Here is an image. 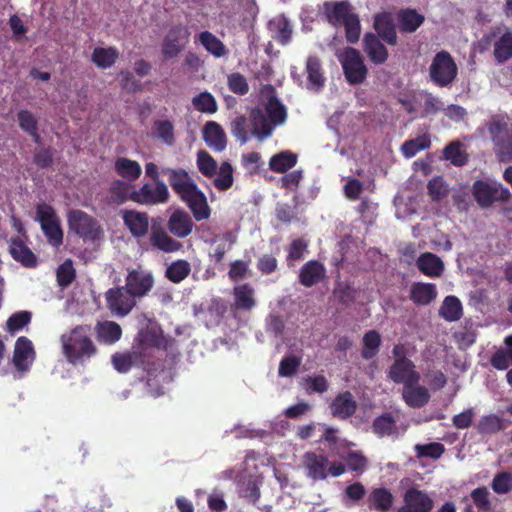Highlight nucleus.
<instances>
[{
  "mask_svg": "<svg viewBox=\"0 0 512 512\" xmlns=\"http://www.w3.org/2000/svg\"><path fill=\"white\" fill-rule=\"evenodd\" d=\"M331 414L341 420L352 417L357 410V402L350 391L339 393L330 404Z\"/></svg>",
  "mask_w": 512,
  "mask_h": 512,
  "instance_id": "4be33fe9",
  "label": "nucleus"
},
{
  "mask_svg": "<svg viewBox=\"0 0 512 512\" xmlns=\"http://www.w3.org/2000/svg\"><path fill=\"white\" fill-rule=\"evenodd\" d=\"M371 429L379 438L397 434V417L392 412H384L373 420Z\"/></svg>",
  "mask_w": 512,
  "mask_h": 512,
  "instance_id": "7c9ffc66",
  "label": "nucleus"
},
{
  "mask_svg": "<svg viewBox=\"0 0 512 512\" xmlns=\"http://www.w3.org/2000/svg\"><path fill=\"white\" fill-rule=\"evenodd\" d=\"M194 108L202 113L213 114L218 106L215 98L209 92H201L192 99Z\"/></svg>",
  "mask_w": 512,
  "mask_h": 512,
  "instance_id": "864d4df0",
  "label": "nucleus"
},
{
  "mask_svg": "<svg viewBox=\"0 0 512 512\" xmlns=\"http://www.w3.org/2000/svg\"><path fill=\"white\" fill-rule=\"evenodd\" d=\"M107 308L118 317L128 315L136 306L137 299L124 287H113L106 291Z\"/></svg>",
  "mask_w": 512,
  "mask_h": 512,
  "instance_id": "6e6552de",
  "label": "nucleus"
},
{
  "mask_svg": "<svg viewBox=\"0 0 512 512\" xmlns=\"http://www.w3.org/2000/svg\"><path fill=\"white\" fill-rule=\"evenodd\" d=\"M388 377L394 383H402L404 386L418 384L420 381V374L416 371L415 364L411 360L394 361L389 368Z\"/></svg>",
  "mask_w": 512,
  "mask_h": 512,
  "instance_id": "dca6fc26",
  "label": "nucleus"
},
{
  "mask_svg": "<svg viewBox=\"0 0 512 512\" xmlns=\"http://www.w3.org/2000/svg\"><path fill=\"white\" fill-rule=\"evenodd\" d=\"M31 313L28 311H20L12 314L7 320V330L14 334L23 329L31 321Z\"/></svg>",
  "mask_w": 512,
  "mask_h": 512,
  "instance_id": "680f3d73",
  "label": "nucleus"
},
{
  "mask_svg": "<svg viewBox=\"0 0 512 512\" xmlns=\"http://www.w3.org/2000/svg\"><path fill=\"white\" fill-rule=\"evenodd\" d=\"M437 297L436 286L431 283L417 282L410 288V299L414 304L424 306L430 304Z\"/></svg>",
  "mask_w": 512,
  "mask_h": 512,
  "instance_id": "2f4dec72",
  "label": "nucleus"
},
{
  "mask_svg": "<svg viewBox=\"0 0 512 512\" xmlns=\"http://www.w3.org/2000/svg\"><path fill=\"white\" fill-rule=\"evenodd\" d=\"M191 265L185 259H177L170 263L165 271V277L172 283H180L188 277Z\"/></svg>",
  "mask_w": 512,
  "mask_h": 512,
  "instance_id": "c03bdc74",
  "label": "nucleus"
},
{
  "mask_svg": "<svg viewBox=\"0 0 512 512\" xmlns=\"http://www.w3.org/2000/svg\"><path fill=\"white\" fill-rule=\"evenodd\" d=\"M304 467L307 469V476L314 481L327 478L328 458L325 455L315 452H306L303 457Z\"/></svg>",
  "mask_w": 512,
  "mask_h": 512,
  "instance_id": "a878e982",
  "label": "nucleus"
},
{
  "mask_svg": "<svg viewBox=\"0 0 512 512\" xmlns=\"http://www.w3.org/2000/svg\"><path fill=\"white\" fill-rule=\"evenodd\" d=\"M114 168L119 176L130 181L137 180L142 173L141 166L137 161L125 157L117 158Z\"/></svg>",
  "mask_w": 512,
  "mask_h": 512,
  "instance_id": "c9c22d12",
  "label": "nucleus"
},
{
  "mask_svg": "<svg viewBox=\"0 0 512 512\" xmlns=\"http://www.w3.org/2000/svg\"><path fill=\"white\" fill-rule=\"evenodd\" d=\"M121 216L124 225L135 238L143 237L149 228V217L145 212L136 210H122Z\"/></svg>",
  "mask_w": 512,
  "mask_h": 512,
  "instance_id": "412c9836",
  "label": "nucleus"
},
{
  "mask_svg": "<svg viewBox=\"0 0 512 512\" xmlns=\"http://www.w3.org/2000/svg\"><path fill=\"white\" fill-rule=\"evenodd\" d=\"M443 158L457 167L464 166L468 162V154L462 149L460 141L449 143L443 150Z\"/></svg>",
  "mask_w": 512,
  "mask_h": 512,
  "instance_id": "09e8293b",
  "label": "nucleus"
},
{
  "mask_svg": "<svg viewBox=\"0 0 512 512\" xmlns=\"http://www.w3.org/2000/svg\"><path fill=\"white\" fill-rule=\"evenodd\" d=\"M197 166L199 171L206 177H211L216 173L217 163L205 150L198 151Z\"/></svg>",
  "mask_w": 512,
  "mask_h": 512,
  "instance_id": "bf43d9fd",
  "label": "nucleus"
},
{
  "mask_svg": "<svg viewBox=\"0 0 512 512\" xmlns=\"http://www.w3.org/2000/svg\"><path fill=\"white\" fill-rule=\"evenodd\" d=\"M97 339L105 344H114L122 336L120 325L114 321H104L96 326Z\"/></svg>",
  "mask_w": 512,
  "mask_h": 512,
  "instance_id": "f704fd0d",
  "label": "nucleus"
},
{
  "mask_svg": "<svg viewBox=\"0 0 512 512\" xmlns=\"http://www.w3.org/2000/svg\"><path fill=\"white\" fill-rule=\"evenodd\" d=\"M381 345V336L376 330H369L363 336V349L361 356L365 360L374 358Z\"/></svg>",
  "mask_w": 512,
  "mask_h": 512,
  "instance_id": "3c124183",
  "label": "nucleus"
},
{
  "mask_svg": "<svg viewBox=\"0 0 512 512\" xmlns=\"http://www.w3.org/2000/svg\"><path fill=\"white\" fill-rule=\"evenodd\" d=\"M136 359L135 353H115L112 356V363L118 372L126 373L132 368Z\"/></svg>",
  "mask_w": 512,
  "mask_h": 512,
  "instance_id": "0e129e2a",
  "label": "nucleus"
},
{
  "mask_svg": "<svg viewBox=\"0 0 512 512\" xmlns=\"http://www.w3.org/2000/svg\"><path fill=\"white\" fill-rule=\"evenodd\" d=\"M249 118L252 125V135L259 141H263L272 135L276 126L261 108H252L249 113Z\"/></svg>",
  "mask_w": 512,
  "mask_h": 512,
  "instance_id": "b1692460",
  "label": "nucleus"
},
{
  "mask_svg": "<svg viewBox=\"0 0 512 512\" xmlns=\"http://www.w3.org/2000/svg\"><path fill=\"white\" fill-rule=\"evenodd\" d=\"M297 163V155L291 151H282L269 160V168L277 173H285Z\"/></svg>",
  "mask_w": 512,
  "mask_h": 512,
  "instance_id": "37998d69",
  "label": "nucleus"
},
{
  "mask_svg": "<svg viewBox=\"0 0 512 512\" xmlns=\"http://www.w3.org/2000/svg\"><path fill=\"white\" fill-rule=\"evenodd\" d=\"M261 94L265 98L263 106L267 117L275 126L283 124L287 118V110L278 99L276 89L271 84H267L262 88Z\"/></svg>",
  "mask_w": 512,
  "mask_h": 512,
  "instance_id": "4468645a",
  "label": "nucleus"
},
{
  "mask_svg": "<svg viewBox=\"0 0 512 512\" xmlns=\"http://www.w3.org/2000/svg\"><path fill=\"white\" fill-rule=\"evenodd\" d=\"M231 134L239 141L241 144H245L250 139V135H252V125L249 117L245 115L236 116L230 124Z\"/></svg>",
  "mask_w": 512,
  "mask_h": 512,
  "instance_id": "58836bf2",
  "label": "nucleus"
},
{
  "mask_svg": "<svg viewBox=\"0 0 512 512\" xmlns=\"http://www.w3.org/2000/svg\"><path fill=\"white\" fill-rule=\"evenodd\" d=\"M472 193L475 201L482 208L491 206L495 201H506L510 192L501 185L490 184L483 180H477L472 187Z\"/></svg>",
  "mask_w": 512,
  "mask_h": 512,
  "instance_id": "1a4fd4ad",
  "label": "nucleus"
},
{
  "mask_svg": "<svg viewBox=\"0 0 512 512\" xmlns=\"http://www.w3.org/2000/svg\"><path fill=\"white\" fill-rule=\"evenodd\" d=\"M458 67L446 50L437 52L429 67V77L433 84L437 87H449L457 78Z\"/></svg>",
  "mask_w": 512,
  "mask_h": 512,
  "instance_id": "39448f33",
  "label": "nucleus"
},
{
  "mask_svg": "<svg viewBox=\"0 0 512 512\" xmlns=\"http://www.w3.org/2000/svg\"><path fill=\"white\" fill-rule=\"evenodd\" d=\"M35 221L40 224L49 245L59 248L63 244L64 232L61 220L50 204L43 202L36 205Z\"/></svg>",
  "mask_w": 512,
  "mask_h": 512,
  "instance_id": "20e7f679",
  "label": "nucleus"
},
{
  "mask_svg": "<svg viewBox=\"0 0 512 512\" xmlns=\"http://www.w3.org/2000/svg\"><path fill=\"white\" fill-rule=\"evenodd\" d=\"M199 41L216 58H221L228 54V49L224 43L209 31L201 32L199 34Z\"/></svg>",
  "mask_w": 512,
  "mask_h": 512,
  "instance_id": "a19ab883",
  "label": "nucleus"
},
{
  "mask_svg": "<svg viewBox=\"0 0 512 512\" xmlns=\"http://www.w3.org/2000/svg\"><path fill=\"white\" fill-rule=\"evenodd\" d=\"M306 73L308 87L315 91H320L324 87L325 76L321 61L317 56L311 55L307 58Z\"/></svg>",
  "mask_w": 512,
  "mask_h": 512,
  "instance_id": "c756f323",
  "label": "nucleus"
},
{
  "mask_svg": "<svg viewBox=\"0 0 512 512\" xmlns=\"http://www.w3.org/2000/svg\"><path fill=\"white\" fill-rule=\"evenodd\" d=\"M338 60L350 85H359L365 81L368 69L359 50L347 47L338 55Z\"/></svg>",
  "mask_w": 512,
  "mask_h": 512,
  "instance_id": "0eeeda50",
  "label": "nucleus"
},
{
  "mask_svg": "<svg viewBox=\"0 0 512 512\" xmlns=\"http://www.w3.org/2000/svg\"><path fill=\"white\" fill-rule=\"evenodd\" d=\"M363 51L375 65L384 64L389 57L388 49L383 40L372 32H367L363 37Z\"/></svg>",
  "mask_w": 512,
  "mask_h": 512,
  "instance_id": "6ab92c4d",
  "label": "nucleus"
},
{
  "mask_svg": "<svg viewBox=\"0 0 512 512\" xmlns=\"http://www.w3.org/2000/svg\"><path fill=\"white\" fill-rule=\"evenodd\" d=\"M34 349L32 342L25 336L19 337L15 342L14 353L12 362L19 372H25L29 370L33 359Z\"/></svg>",
  "mask_w": 512,
  "mask_h": 512,
  "instance_id": "a211bd4d",
  "label": "nucleus"
},
{
  "mask_svg": "<svg viewBox=\"0 0 512 512\" xmlns=\"http://www.w3.org/2000/svg\"><path fill=\"white\" fill-rule=\"evenodd\" d=\"M205 143L215 151L221 152L226 148L227 138L224 129L215 121H208L203 128Z\"/></svg>",
  "mask_w": 512,
  "mask_h": 512,
  "instance_id": "bb28decb",
  "label": "nucleus"
},
{
  "mask_svg": "<svg viewBox=\"0 0 512 512\" xmlns=\"http://www.w3.org/2000/svg\"><path fill=\"white\" fill-rule=\"evenodd\" d=\"M492 490L497 494H507L512 491V473L503 471L497 473L492 482Z\"/></svg>",
  "mask_w": 512,
  "mask_h": 512,
  "instance_id": "13d9d810",
  "label": "nucleus"
},
{
  "mask_svg": "<svg viewBox=\"0 0 512 512\" xmlns=\"http://www.w3.org/2000/svg\"><path fill=\"white\" fill-rule=\"evenodd\" d=\"M169 200V191L164 182L143 184L139 189L132 191L131 201L142 205H158Z\"/></svg>",
  "mask_w": 512,
  "mask_h": 512,
  "instance_id": "f8f14e48",
  "label": "nucleus"
},
{
  "mask_svg": "<svg viewBox=\"0 0 512 512\" xmlns=\"http://www.w3.org/2000/svg\"><path fill=\"white\" fill-rule=\"evenodd\" d=\"M326 276L324 265L317 260L308 261L300 270L299 282L305 287H312Z\"/></svg>",
  "mask_w": 512,
  "mask_h": 512,
  "instance_id": "cd10ccee",
  "label": "nucleus"
},
{
  "mask_svg": "<svg viewBox=\"0 0 512 512\" xmlns=\"http://www.w3.org/2000/svg\"><path fill=\"white\" fill-rule=\"evenodd\" d=\"M190 32L187 27L178 24L172 26L162 42V55L169 60L177 57L189 41Z\"/></svg>",
  "mask_w": 512,
  "mask_h": 512,
  "instance_id": "9b49d317",
  "label": "nucleus"
},
{
  "mask_svg": "<svg viewBox=\"0 0 512 512\" xmlns=\"http://www.w3.org/2000/svg\"><path fill=\"white\" fill-rule=\"evenodd\" d=\"M118 50L114 47H97L93 50L91 60L100 69L111 67L118 59Z\"/></svg>",
  "mask_w": 512,
  "mask_h": 512,
  "instance_id": "a18cd8bd",
  "label": "nucleus"
},
{
  "mask_svg": "<svg viewBox=\"0 0 512 512\" xmlns=\"http://www.w3.org/2000/svg\"><path fill=\"white\" fill-rule=\"evenodd\" d=\"M402 397L411 408L424 407L430 400V394L426 387L418 384H407L403 387Z\"/></svg>",
  "mask_w": 512,
  "mask_h": 512,
  "instance_id": "c85d7f7f",
  "label": "nucleus"
},
{
  "mask_svg": "<svg viewBox=\"0 0 512 512\" xmlns=\"http://www.w3.org/2000/svg\"><path fill=\"white\" fill-rule=\"evenodd\" d=\"M433 507L434 501L426 492L412 487L404 493L403 505L397 512H431Z\"/></svg>",
  "mask_w": 512,
  "mask_h": 512,
  "instance_id": "2eb2a0df",
  "label": "nucleus"
},
{
  "mask_svg": "<svg viewBox=\"0 0 512 512\" xmlns=\"http://www.w3.org/2000/svg\"><path fill=\"white\" fill-rule=\"evenodd\" d=\"M269 27L274 32L273 39L277 43L287 45L291 41L292 27L285 17H279L270 21Z\"/></svg>",
  "mask_w": 512,
  "mask_h": 512,
  "instance_id": "79ce46f5",
  "label": "nucleus"
},
{
  "mask_svg": "<svg viewBox=\"0 0 512 512\" xmlns=\"http://www.w3.org/2000/svg\"><path fill=\"white\" fill-rule=\"evenodd\" d=\"M439 314L446 321H458L463 315L461 301L456 296L450 295L445 297L440 307Z\"/></svg>",
  "mask_w": 512,
  "mask_h": 512,
  "instance_id": "ea45409f",
  "label": "nucleus"
},
{
  "mask_svg": "<svg viewBox=\"0 0 512 512\" xmlns=\"http://www.w3.org/2000/svg\"><path fill=\"white\" fill-rule=\"evenodd\" d=\"M471 499L479 511L487 512L491 510V501L489 499V491L485 486L474 489L471 494Z\"/></svg>",
  "mask_w": 512,
  "mask_h": 512,
  "instance_id": "69168bd1",
  "label": "nucleus"
},
{
  "mask_svg": "<svg viewBox=\"0 0 512 512\" xmlns=\"http://www.w3.org/2000/svg\"><path fill=\"white\" fill-rule=\"evenodd\" d=\"M416 265L423 274L429 277L440 276L444 269L441 258H417Z\"/></svg>",
  "mask_w": 512,
  "mask_h": 512,
  "instance_id": "5fc2aeb1",
  "label": "nucleus"
},
{
  "mask_svg": "<svg viewBox=\"0 0 512 512\" xmlns=\"http://www.w3.org/2000/svg\"><path fill=\"white\" fill-rule=\"evenodd\" d=\"M300 365L301 359L299 357L286 356L280 361L278 374L281 377H291L297 372Z\"/></svg>",
  "mask_w": 512,
  "mask_h": 512,
  "instance_id": "774afa93",
  "label": "nucleus"
},
{
  "mask_svg": "<svg viewBox=\"0 0 512 512\" xmlns=\"http://www.w3.org/2000/svg\"><path fill=\"white\" fill-rule=\"evenodd\" d=\"M396 16L390 11L378 12L373 16V28L376 36L390 46L398 44Z\"/></svg>",
  "mask_w": 512,
  "mask_h": 512,
  "instance_id": "ddd939ff",
  "label": "nucleus"
},
{
  "mask_svg": "<svg viewBox=\"0 0 512 512\" xmlns=\"http://www.w3.org/2000/svg\"><path fill=\"white\" fill-rule=\"evenodd\" d=\"M505 428L503 420L495 414L482 416L477 424L478 432L483 435L496 434Z\"/></svg>",
  "mask_w": 512,
  "mask_h": 512,
  "instance_id": "8fccbe9b",
  "label": "nucleus"
},
{
  "mask_svg": "<svg viewBox=\"0 0 512 512\" xmlns=\"http://www.w3.org/2000/svg\"><path fill=\"white\" fill-rule=\"evenodd\" d=\"M150 241L154 247L166 253L176 252L182 247V244L179 241L170 237L162 228L152 229Z\"/></svg>",
  "mask_w": 512,
  "mask_h": 512,
  "instance_id": "473e14b6",
  "label": "nucleus"
},
{
  "mask_svg": "<svg viewBox=\"0 0 512 512\" xmlns=\"http://www.w3.org/2000/svg\"><path fill=\"white\" fill-rule=\"evenodd\" d=\"M428 195L434 201L442 200L448 194V187L442 177H434L427 185Z\"/></svg>",
  "mask_w": 512,
  "mask_h": 512,
  "instance_id": "338daca9",
  "label": "nucleus"
},
{
  "mask_svg": "<svg viewBox=\"0 0 512 512\" xmlns=\"http://www.w3.org/2000/svg\"><path fill=\"white\" fill-rule=\"evenodd\" d=\"M234 307L237 310L249 311L256 305L254 289L249 284L237 285L233 289Z\"/></svg>",
  "mask_w": 512,
  "mask_h": 512,
  "instance_id": "72a5a7b5",
  "label": "nucleus"
},
{
  "mask_svg": "<svg viewBox=\"0 0 512 512\" xmlns=\"http://www.w3.org/2000/svg\"><path fill=\"white\" fill-rule=\"evenodd\" d=\"M181 201L187 205L196 221L206 220L210 217L211 209L207 203L206 196L198 188Z\"/></svg>",
  "mask_w": 512,
  "mask_h": 512,
  "instance_id": "393cba45",
  "label": "nucleus"
},
{
  "mask_svg": "<svg viewBox=\"0 0 512 512\" xmlns=\"http://www.w3.org/2000/svg\"><path fill=\"white\" fill-rule=\"evenodd\" d=\"M152 273L141 267L128 269L125 277V288L136 298L141 299L149 294L154 287Z\"/></svg>",
  "mask_w": 512,
  "mask_h": 512,
  "instance_id": "9d476101",
  "label": "nucleus"
},
{
  "mask_svg": "<svg viewBox=\"0 0 512 512\" xmlns=\"http://www.w3.org/2000/svg\"><path fill=\"white\" fill-rule=\"evenodd\" d=\"M377 209V203L372 202L368 197H364L358 205L357 211L364 223L372 225L377 218Z\"/></svg>",
  "mask_w": 512,
  "mask_h": 512,
  "instance_id": "4d7b16f0",
  "label": "nucleus"
},
{
  "mask_svg": "<svg viewBox=\"0 0 512 512\" xmlns=\"http://www.w3.org/2000/svg\"><path fill=\"white\" fill-rule=\"evenodd\" d=\"M494 58L503 64L512 58V31L507 29L494 44Z\"/></svg>",
  "mask_w": 512,
  "mask_h": 512,
  "instance_id": "4c0bfd02",
  "label": "nucleus"
},
{
  "mask_svg": "<svg viewBox=\"0 0 512 512\" xmlns=\"http://www.w3.org/2000/svg\"><path fill=\"white\" fill-rule=\"evenodd\" d=\"M162 173L168 175L169 185L181 200L198 188L184 169L163 168Z\"/></svg>",
  "mask_w": 512,
  "mask_h": 512,
  "instance_id": "f3484780",
  "label": "nucleus"
},
{
  "mask_svg": "<svg viewBox=\"0 0 512 512\" xmlns=\"http://www.w3.org/2000/svg\"><path fill=\"white\" fill-rule=\"evenodd\" d=\"M89 326H77L68 335L61 337L63 353L69 363L76 365L96 354Z\"/></svg>",
  "mask_w": 512,
  "mask_h": 512,
  "instance_id": "f03ea898",
  "label": "nucleus"
},
{
  "mask_svg": "<svg viewBox=\"0 0 512 512\" xmlns=\"http://www.w3.org/2000/svg\"><path fill=\"white\" fill-rule=\"evenodd\" d=\"M430 146V136L425 133L414 139L406 140L401 146V151L406 158H412L418 152L429 149Z\"/></svg>",
  "mask_w": 512,
  "mask_h": 512,
  "instance_id": "de8ad7c7",
  "label": "nucleus"
},
{
  "mask_svg": "<svg viewBox=\"0 0 512 512\" xmlns=\"http://www.w3.org/2000/svg\"><path fill=\"white\" fill-rule=\"evenodd\" d=\"M369 502L379 512H388L394 502V496L387 488H375L369 495Z\"/></svg>",
  "mask_w": 512,
  "mask_h": 512,
  "instance_id": "e433bc0d",
  "label": "nucleus"
},
{
  "mask_svg": "<svg viewBox=\"0 0 512 512\" xmlns=\"http://www.w3.org/2000/svg\"><path fill=\"white\" fill-rule=\"evenodd\" d=\"M195 224L188 212L176 209L167 221L168 231L177 238H186L192 233Z\"/></svg>",
  "mask_w": 512,
  "mask_h": 512,
  "instance_id": "aec40b11",
  "label": "nucleus"
},
{
  "mask_svg": "<svg viewBox=\"0 0 512 512\" xmlns=\"http://www.w3.org/2000/svg\"><path fill=\"white\" fill-rule=\"evenodd\" d=\"M133 190L129 183L120 179L114 180L109 188L111 203L121 205L131 200Z\"/></svg>",
  "mask_w": 512,
  "mask_h": 512,
  "instance_id": "49530a36",
  "label": "nucleus"
},
{
  "mask_svg": "<svg viewBox=\"0 0 512 512\" xmlns=\"http://www.w3.org/2000/svg\"><path fill=\"white\" fill-rule=\"evenodd\" d=\"M67 223L69 231L75 233L84 242L98 244L105 237L100 222L82 210H70L67 215Z\"/></svg>",
  "mask_w": 512,
  "mask_h": 512,
  "instance_id": "7ed1b4c3",
  "label": "nucleus"
},
{
  "mask_svg": "<svg viewBox=\"0 0 512 512\" xmlns=\"http://www.w3.org/2000/svg\"><path fill=\"white\" fill-rule=\"evenodd\" d=\"M347 463L348 470L362 473L367 467V458L360 451H349L343 458Z\"/></svg>",
  "mask_w": 512,
  "mask_h": 512,
  "instance_id": "e2e57ef3",
  "label": "nucleus"
},
{
  "mask_svg": "<svg viewBox=\"0 0 512 512\" xmlns=\"http://www.w3.org/2000/svg\"><path fill=\"white\" fill-rule=\"evenodd\" d=\"M57 283L61 288H67L76 278V270L71 258H67L56 270Z\"/></svg>",
  "mask_w": 512,
  "mask_h": 512,
  "instance_id": "603ef678",
  "label": "nucleus"
},
{
  "mask_svg": "<svg viewBox=\"0 0 512 512\" xmlns=\"http://www.w3.org/2000/svg\"><path fill=\"white\" fill-rule=\"evenodd\" d=\"M155 134L167 145H173L175 142L174 126L169 120H156L153 125Z\"/></svg>",
  "mask_w": 512,
  "mask_h": 512,
  "instance_id": "6e6d98bb",
  "label": "nucleus"
},
{
  "mask_svg": "<svg viewBox=\"0 0 512 512\" xmlns=\"http://www.w3.org/2000/svg\"><path fill=\"white\" fill-rule=\"evenodd\" d=\"M424 21V15L413 8H401L396 13L400 33L412 34L423 25Z\"/></svg>",
  "mask_w": 512,
  "mask_h": 512,
  "instance_id": "5701e85b",
  "label": "nucleus"
},
{
  "mask_svg": "<svg viewBox=\"0 0 512 512\" xmlns=\"http://www.w3.org/2000/svg\"><path fill=\"white\" fill-rule=\"evenodd\" d=\"M352 10L347 1L324 3L327 21L334 27H344L347 42L355 44L360 38L361 25L359 16Z\"/></svg>",
  "mask_w": 512,
  "mask_h": 512,
  "instance_id": "f257e3e1",
  "label": "nucleus"
},
{
  "mask_svg": "<svg viewBox=\"0 0 512 512\" xmlns=\"http://www.w3.org/2000/svg\"><path fill=\"white\" fill-rule=\"evenodd\" d=\"M233 184V168L230 163L224 162L220 166L219 174L214 180V185L221 191L228 190Z\"/></svg>",
  "mask_w": 512,
  "mask_h": 512,
  "instance_id": "052dcab7",
  "label": "nucleus"
},
{
  "mask_svg": "<svg viewBox=\"0 0 512 512\" xmlns=\"http://www.w3.org/2000/svg\"><path fill=\"white\" fill-rule=\"evenodd\" d=\"M493 150L499 162H512V129L500 118H494L488 125Z\"/></svg>",
  "mask_w": 512,
  "mask_h": 512,
  "instance_id": "423d86ee",
  "label": "nucleus"
}]
</instances>
